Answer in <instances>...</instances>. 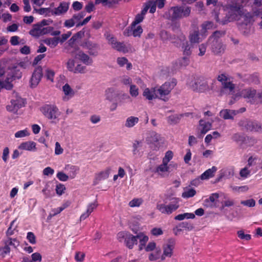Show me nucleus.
Listing matches in <instances>:
<instances>
[{
    "mask_svg": "<svg viewBox=\"0 0 262 262\" xmlns=\"http://www.w3.org/2000/svg\"><path fill=\"white\" fill-rule=\"evenodd\" d=\"M256 93V90L252 88L243 89L241 91L242 97L246 99L247 101L251 104L255 103Z\"/></svg>",
    "mask_w": 262,
    "mask_h": 262,
    "instance_id": "nucleus-11",
    "label": "nucleus"
},
{
    "mask_svg": "<svg viewBox=\"0 0 262 262\" xmlns=\"http://www.w3.org/2000/svg\"><path fill=\"white\" fill-rule=\"evenodd\" d=\"M149 138H150L149 141L151 142H157L160 139V135L155 132H152L150 133V137Z\"/></svg>",
    "mask_w": 262,
    "mask_h": 262,
    "instance_id": "nucleus-56",
    "label": "nucleus"
},
{
    "mask_svg": "<svg viewBox=\"0 0 262 262\" xmlns=\"http://www.w3.org/2000/svg\"><path fill=\"white\" fill-rule=\"evenodd\" d=\"M42 77V69L40 66L36 67L34 70L30 79V86L33 88L37 86Z\"/></svg>",
    "mask_w": 262,
    "mask_h": 262,
    "instance_id": "nucleus-10",
    "label": "nucleus"
},
{
    "mask_svg": "<svg viewBox=\"0 0 262 262\" xmlns=\"http://www.w3.org/2000/svg\"><path fill=\"white\" fill-rule=\"evenodd\" d=\"M129 93L132 97H136L139 94L138 88L135 85L130 84Z\"/></svg>",
    "mask_w": 262,
    "mask_h": 262,
    "instance_id": "nucleus-60",
    "label": "nucleus"
},
{
    "mask_svg": "<svg viewBox=\"0 0 262 262\" xmlns=\"http://www.w3.org/2000/svg\"><path fill=\"white\" fill-rule=\"evenodd\" d=\"M241 204L249 207H253L255 205V201L254 199H251L245 201H242L241 202Z\"/></svg>",
    "mask_w": 262,
    "mask_h": 262,
    "instance_id": "nucleus-62",
    "label": "nucleus"
},
{
    "mask_svg": "<svg viewBox=\"0 0 262 262\" xmlns=\"http://www.w3.org/2000/svg\"><path fill=\"white\" fill-rule=\"evenodd\" d=\"M171 166L174 168H176L177 167V164L176 163H170L168 165L162 162V164L156 167L154 172L160 177L164 178L168 176Z\"/></svg>",
    "mask_w": 262,
    "mask_h": 262,
    "instance_id": "nucleus-9",
    "label": "nucleus"
},
{
    "mask_svg": "<svg viewBox=\"0 0 262 262\" xmlns=\"http://www.w3.org/2000/svg\"><path fill=\"white\" fill-rule=\"evenodd\" d=\"M247 166L241 169L239 171L240 176L243 179H246L250 176L251 170L249 169Z\"/></svg>",
    "mask_w": 262,
    "mask_h": 262,
    "instance_id": "nucleus-50",
    "label": "nucleus"
},
{
    "mask_svg": "<svg viewBox=\"0 0 262 262\" xmlns=\"http://www.w3.org/2000/svg\"><path fill=\"white\" fill-rule=\"evenodd\" d=\"M217 79L222 84L220 91L221 95L233 94L235 85L231 80L228 75L225 74H221L218 75Z\"/></svg>",
    "mask_w": 262,
    "mask_h": 262,
    "instance_id": "nucleus-3",
    "label": "nucleus"
},
{
    "mask_svg": "<svg viewBox=\"0 0 262 262\" xmlns=\"http://www.w3.org/2000/svg\"><path fill=\"white\" fill-rule=\"evenodd\" d=\"M76 25V23L72 17L71 18L67 19L63 23V26L67 28H70Z\"/></svg>",
    "mask_w": 262,
    "mask_h": 262,
    "instance_id": "nucleus-61",
    "label": "nucleus"
},
{
    "mask_svg": "<svg viewBox=\"0 0 262 262\" xmlns=\"http://www.w3.org/2000/svg\"><path fill=\"white\" fill-rule=\"evenodd\" d=\"M228 15H230L229 17V21L233 19H236L237 15H240V21L238 23L239 30L246 35L251 33L252 31L253 17L250 14L247 13L242 16L241 7L238 6H232L230 7Z\"/></svg>",
    "mask_w": 262,
    "mask_h": 262,
    "instance_id": "nucleus-1",
    "label": "nucleus"
},
{
    "mask_svg": "<svg viewBox=\"0 0 262 262\" xmlns=\"http://www.w3.org/2000/svg\"><path fill=\"white\" fill-rule=\"evenodd\" d=\"M30 133L27 129L19 130L15 133V137L16 138H23L28 136Z\"/></svg>",
    "mask_w": 262,
    "mask_h": 262,
    "instance_id": "nucleus-54",
    "label": "nucleus"
},
{
    "mask_svg": "<svg viewBox=\"0 0 262 262\" xmlns=\"http://www.w3.org/2000/svg\"><path fill=\"white\" fill-rule=\"evenodd\" d=\"M194 218H195V215L193 213H184L183 214H179L174 217V219L178 221H182L185 219H193Z\"/></svg>",
    "mask_w": 262,
    "mask_h": 262,
    "instance_id": "nucleus-42",
    "label": "nucleus"
},
{
    "mask_svg": "<svg viewBox=\"0 0 262 262\" xmlns=\"http://www.w3.org/2000/svg\"><path fill=\"white\" fill-rule=\"evenodd\" d=\"M216 81L210 79H199L198 86L194 83L192 86L193 91L198 92H205L209 90H215V84Z\"/></svg>",
    "mask_w": 262,
    "mask_h": 262,
    "instance_id": "nucleus-6",
    "label": "nucleus"
},
{
    "mask_svg": "<svg viewBox=\"0 0 262 262\" xmlns=\"http://www.w3.org/2000/svg\"><path fill=\"white\" fill-rule=\"evenodd\" d=\"M114 90L113 88H108L105 91V96L106 99L110 101H112L114 97Z\"/></svg>",
    "mask_w": 262,
    "mask_h": 262,
    "instance_id": "nucleus-57",
    "label": "nucleus"
},
{
    "mask_svg": "<svg viewBox=\"0 0 262 262\" xmlns=\"http://www.w3.org/2000/svg\"><path fill=\"white\" fill-rule=\"evenodd\" d=\"M211 127V124L203 120L200 121V130L202 135L205 134Z\"/></svg>",
    "mask_w": 262,
    "mask_h": 262,
    "instance_id": "nucleus-33",
    "label": "nucleus"
},
{
    "mask_svg": "<svg viewBox=\"0 0 262 262\" xmlns=\"http://www.w3.org/2000/svg\"><path fill=\"white\" fill-rule=\"evenodd\" d=\"M36 144L33 141H26L21 143L18 148L20 150H25L28 151H35L36 150Z\"/></svg>",
    "mask_w": 262,
    "mask_h": 262,
    "instance_id": "nucleus-21",
    "label": "nucleus"
},
{
    "mask_svg": "<svg viewBox=\"0 0 262 262\" xmlns=\"http://www.w3.org/2000/svg\"><path fill=\"white\" fill-rule=\"evenodd\" d=\"M212 51L215 54L223 53L225 48L222 43L219 40L212 41Z\"/></svg>",
    "mask_w": 262,
    "mask_h": 262,
    "instance_id": "nucleus-27",
    "label": "nucleus"
},
{
    "mask_svg": "<svg viewBox=\"0 0 262 262\" xmlns=\"http://www.w3.org/2000/svg\"><path fill=\"white\" fill-rule=\"evenodd\" d=\"M33 12H36L44 17L54 16L53 9L50 7L37 9L34 7Z\"/></svg>",
    "mask_w": 262,
    "mask_h": 262,
    "instance_id": "nucleus-16",
    "label": "nucleus"
},
{
    "mask_svg": "<svg viewBox=\"0 0 262 262\" xmlns=\"http://www.w3.org/2000/svg\"><path fill=\"white\" fill-rule=\"evenodd\" d=\"M4 242L6 243L7 246H8L9 248H10V250L16 249L19 245V241L15 238H13L8 237Z\"/></svg>",
    "mask_w": 262,
    "mask_h": 262,
    "instance_id": "nucleus-34",
    "label": "nucleus"
},
{
    "mask_svg": "<svg viewBox=\"0 0 262 262\" xmlns=\"http://www.w3.org/2000/svg\"><path fill=\"white\" fill-rule=\"evenodd\" d=\"M41 255L38 252H35L31 255V258L29 256L23 257L21 262H41Z\"/></svg>",
    "mask_w": 262,
    "mask_h": 262,
    "instance_id": "nucleus-24",
    "label": "nucleus"
},
{
    "mask_svg": "<svg viewBox=\"0 0 262 262\" xmlns=\"http://www.w3.org/2000/svg\"><path fill=\"white\" fill-rule=\"evenodd\" d=\"M176 84V80L172 79L171 81L165 82L160 88L156 89L157 98H159L164 101H167L169 99L168 95Z\"/></svg>",
    "mask_w": 262,
    "mask_h": 262,
    "instance_id": "nucleus-5",
    "label": "nucleus"
},
{
    "mask_svg": "<svg viewBox=\"0 0 262 262\" xmlns=\"http://www.w3.org/2000/svg\"><path fill=\"white\" fill-rule=\"evenodd\" d=\"M75 58L80 60L86 66H90L93 62L92 58L82 51L77 52L75 55Z\"/></svg>",
    "mask_w": 262,
    "mask_h": 262,
    "instance_id": "nucleus-14",
    "label": "nucleus"
},
{
    "mask_svg": "<svg viewBox=\"0 0 262 262\" xmlns=\"http://www.w3.org/2000/svg\"><path fill=\"white\" fill-rule=\"evenodd\" d=\"M65 170L67 172V174L69 176V178L73 179L76 176L79 169L77 166L67 165L65 167Z\"/></svg>",
    "mask_w": 262,
    "mask_h": 262,
    "instance_id": "nucleus-23",
    "label": "nucleus"
},
{
    "mask_svg": "<svg viewBox=\"0 0 262 262\" xmlns=\"http://www.w3.org/2000/svg\"><path fill=\"white\" fill-rule=\"evenodd\" d=\"M189 40L191 43H198L202 41L198 28L191 31L189 35Z\"/></svg>",
    "mask_w": 262,
    "mask_h": 262,
    "instance_id": "nucleus-19",
    "label": "nucleus"
},
{
    "mask_svg": "<svg viewBox=\"0 0 262 262\" xmlns=\"http://www.w3.org/2000/svg\"><path fill=\"white\" fill-rule=\"evenodd\" d=\"M86 15V13L85 11H81L78 13L74 14L72 17L73 18L74 20H75V23H76V25L81 22V19L83 18Z\"/></svg>",
    "mask_w": 262,
    "mask_h": 262,
    "instance_id": "nucleus-48",
    "label": "nucleus"
},
{
    "mask_svg": "<svg viewBox=\"0 0 262 262\" xmlns=\"http://www.w3.org/2000/svg\"><path fill=\"white\" fill-rule=\"evenodd\" d=\"M193 226L189 222H183L180 223L177 227V231H180L182 229H185L188 231H191L193 229Z\"/></svg>",
    "mask_w": 262,
    "mask_h": 262,
    "instance_id": "nucleus-38",
    "label": "nucleus"
},
{
    "mask_svg": "<svg viewBox=\"0 0 262 262\" xmlns=\"http://www.w3.org/2000/svg\"><path fill=\"white\" fill-rule=\"evenodd\" d=\"M182 115H173L168 117V121L171 124H176L180 120Z\"/></svg>",
    "mask_w": 262,
    "mask_h": 262,
    "instance_id": "nucleus-58",
    "label": "nucleus"
},
{
    "mask_svg": "<svg viewBox=\"0 0 262 262\" xmlns=\"http://www.w3.org/2000/svg\"><path fill=\"white\" fill-rule=\"evenodd\" d=\"M237 115V112L235 110L225 109L220 111V116L225 120L233 119L235 116Z\"/></svg>",
    "mask_w": 262,
    "mask_h": 262,
    "instance_id": "nucleus-17",
    "label": "nucleus"
},
{
    "mask_svg": "<svg viewBox=\"0 0 262 262\" xmlns=\"http://www.w3.org/2000/svg\"><path fill=\"white\" fill-rule=\"evenodd\" d=\"M183 42L182 44V49L184 56H190L191 54V47L189 42L186 40L185 36H182Z\"/></svg>",
    "mask_w": 262,
    "mask_h": 262,
    "instance_id": "nucleus-28",
    "label": "nucleus"
},
{
    "mask_svg": "<svg viewBox=\"0 0 262 262\" xmlns=\"http://www.w3.org/2000/svg\"><path fill=\"white\" fill-rule=\"evenodd\" d=\"M143 95L149 100L157 98V93L156 88H154L151 89L148 88L145 89L143 92Z\"/></svg>",
    "mask_w": 262,
    "mask_h": 262,
    "instance_id": "nucleus-26",
    "label": "nucleus"
},
{
    "mask_svg": "<svg viewBox=\"0 0 262 262\" xmlns=\"http://www.w3.org/2000/svg\"><path fill=\"white\" fill-rule=\"evenodd\" d=\"M111 170V169L108 167L104 170L99 172L96 174V180L100 181L106 179L109 176Z\"/></svg>",
    "mask_w": 262,
    "mask_h": 262,
    "instance_id": "nucleus-35",
    "label": "nucleus"
},
{
    "mask_svg": "<svg viewBox=\"0 0 262 262\" xmlns=\"http://www.w3.org/2000/svg\"><path fill=\"white\" fill-rule=\"evenodd\" d=\"M11 100H14V103H17L18 102L20 101L21 100V103L20 106V108L21 107L24 105V100L22 99L17 93L14 92L12 96V99Z\"/></svg>",
    "mask_w": 262,
    "mask_h": 262,
    "instance_id": "nucleus-53",
    "label": "nucleus"
},
{
    "mask_svg": "<svg viewBox=\"0 0 262 262\" xmlns=\"http://www.w3.org/2000/svg\"><path fill=\"white\" fill-rule=\"evenodd\" d=\"M126 246L129 249H132L135 244H137V237L128 233L124 241Z\"/></svg>",
    "mask_w": 262,
    "mask_h": 262,
    "instance_id": "nucleus-29",
    "label": "nucleus"
},
{
    "mask_svg": "<svg viewBox=\"0 0 262 262\" xmlns=\"http://www.w3.org/2000/svg\"><path fill=\"white\" fill-rule=\"evenodd\" d=\"M10 248L7 246L6 243L4 242V246L0 247V256L4 257L10 253Z\"/></svg>",
    "mask_w": 262,
    "mask_h": 262,
    "instance_id": "nucleus-51",
    "label": "nucleus"
},
{
    "mask_svg": "<svg viewBox=\"0 0 262 262\" xmlns=\"http://www.w3.org/2000/svg\"><path fill=\"white\" fill-rule=\"evenodd\" d=\"M136 237L137 240L139 239V249L140 250H142L145 248L149 238L148 236L143 232H139L136 235Z\"/></svg>",
    "mask_w": 262,
    "mask_h": 262,
    "instance_id": "nucleus-22",
    "label": "nucleus"
},
{
    "mask_svg": "<svg viewBox=\"0 0 262 262\" xmlns=\"http://www.w3.org/2000/svg\"><path fill=\"white\" fill-rule=\"evenodd\" d=\"M139 121V118L135 116L127 117L125 122L124 125L127 128L133 127Z\"/></svg>",
    "mask_w": 262,
    "mask_h": 262,
    "instance_id": "nucleus-32",
    "label": "nucleus"
},
{
    "mask_svg": "<svg viewBox=\"0 0 262 262\" xmlns=\"http://www.w3.org/2000/svg\"><path fill=\"white\" fill-rule=\"evenodd\" d=\"M145 6L149 9V12L154 13L156 10V2L155 0H149L145 4Z\"/></svg>",
    "mask_w": 262,
    "mask_h": 262,
    "instance_id": "nucleus-45",
    "label": "nucleus"
},
{
    "mask_svg": "<svg viewBox=\"0 0 262 262\" xmlns=\"http://www.w3.org/2000/svg\"><path fill=\"white\" fill-rule=\"evenodd\" d=\"M218 193H214L211 194L209 198L206 199L204 201V206L206 207H210L212 205L215 201L219 198Z\"/></svg>",
    "mask_w": 262,
    "mask_h": 262,
    "instance_id": "nucleus-37",
    "label": "nucleus"
},
{
    "mask_svg": "<svg viewBox=\"0 0 262 262\" xmlns=\"http://www.w3.org/2000/svg\"><path fill=\"white\" fill-rule=\"evenodd\" d=\"M143 203V200L141 198H134L132 200H131L129 203L128 205L130 207H138L140 206Z\"/></svg>",
    "mask_w": 262,
    "mask_h": 262,
    "instance_id": "nucleus-44",
    "label": "nucleus"
},
{
    "mask_svg": "<svg viewBox=\"0 0 262 262\" xmlns=\"http://www.w3.org/2000/svg\"><path fill=\"white\" fill-rule=\"evenodd\" d=\"M191 12V8L188 6H174L170 8L169 10L170 17L172 20H176L183 17H188Z\"/></svg>",
    "mask_w": 262,
    "mask_h": 262,
    "instance_id": "nucleus-4",
    "label": "nucleus"
},
{
    "mask_svg": "<svg viewBox=\"0 0 262 262\" xmlns=\"http://www.w3.org/2000/svg\"><path fill=\"white\" fill-rule=\"evenodd\" d=\"M143 32V29L140 26H135L133 29V35L134 37H139Z\"/></svg>",
    "mask_w": 262,
    "mask_h": 262,
    "instance_id": "nucleus-59",
    "label": "nucleus"
},
{
    "mask_svg": "<svg viewBox=\"0 0 262 262\" xmlns=\"http://www.w3.org/2000/svg\"><path fill=\"white\" fill-rule=\"evenodd\" d=\"M82 48L89 50V53L90 55L96 56L97 55V52H94L93 49L97 47V45L90 41H86L83 42L81 45Z\"/></svg>",
    "mask_w": 262,
    "mask_h": 262,
    "instance_id": "nucleus-25",
    "label": "nucleus"
},
{
    "mask_svg": "<svg viewBox=\"0 0 262 262\" xmlns=\"http://www.w3.org/2000/svg\"><path fill=\"white\" fill-rule=\"evenodd\" d=\"M117 63L120 67H123L126 65V69L130 70L132 68V64L130 62H128V60L125 57H118L117 59Z\"/></svg>",
    "mask_w": 262,
    "mask_h": 262,
    "instance_id": "nucleus-41",
    "label": "nucleus"
},
{
    "mask_svg": "<svg viewBox=\"0 0 262 262\" xmlns=\"http://www.w3.org/2000/svg\"><path fill=\"white\" fill-rule=\"evenodd\" d=\"M62 91L64 93L63 100L64 101H68L74 95V92L69 84L66 83L62 86Z\"/></svg>",
    "mask_w": 262,
    "mask_h": 262,
    "instance_id": "nucleus-15",
    "label": "nucleus"
},
{
    "mask_svg": "<svg viewBox=\"0 0 262 262\" xmlns=\"http://www.w3.org/2000/svg\"><path fill=\"white\" fill-rule=\"evenodd\" d=\"M179 207V200L178 198L171 199L168 204H160L157 206V208L163 214H170Z\"/></svg>",
    "mask_w": 262,
    "mask_h": 262,
    "instance_id": "nucleus-7",
    "label": "nucleus"
},
{
    "mask_svg": "<svg viewBox=\"0 0 262 262\" xmlns=\"http://www.w3.org/2000/svg\"><path fill=\"white\" fill-rule=\"evenodd\" d=\"M113 48L117 50L118 51L123 52L124 53H125L127 51V49L123 42L117 41L113 47Z\"/></svg>",
    "mask_w": 262,
    "mask_h": 262,
    "instance_id": "nucleus-47",
    "label": "nucleus"
},
{
    "mask_svg": "<svg viewBox=\"0 0 262 262\" xmlns=\"http://www.w3.org/2000/svg\"><path fill=\"white\" fill-rule=\"evenodd\" d=\"M213 23L211 21H207L204 22L201 25V29L200 35L203 37H205L207 36V32L208 30L211 29L213 27Z\"/></svg>",
    "mask_w": 262,
    "mask_h": 262,
    "instance_id": "nucleus-31",
    "label": "nucleus"
},
{
    "mask_svg": "<svg viewBox=\"0 0 262 262\" xmlns=\"http://www.w3.org/2000/svg\"><path fill=\"white\" fill-rule=\"evenodd\" d=\"M142 142L135 141L133 144V154L136 157H140L142 155L141 148L142 147Z\"/></svg>",
    "mask_w": 262,
    "mask_h": 262,
    "instance_id": "nucleus-30",
    "label": "nucleus"
},
{
    "mask_svg": "<svg viewBox=\"0 0 262 262\" xmlns=\"http://www.w3.org/2000/svg\"><path fill=\"white\" fill-rule=\"evenodd\" d=\"M43 27L38 23L34 24L32 29L29 31V34L35 37H38L42 36Z\"/></svg>",
    "mask_w": 262,
    "mask_h": 262,
    "instance_id": "nucleus-18",
    "label": "nucleus"
},
{
    "mask_svg": "<svg viewBox=\"0 0 262 262\" xmlns=\"http://www.w3.org/2000/svg\"><path fill=\"white\" fill-rule=\"evenodd\" d=\"M173 153L171 150H168L166 152L165 156L162 159V162L168 164V163L173 158Z\"/></svg>",
    "mask_w": 262,
    "mask_h": 262,
    "instance_id": "nucleus-49",
    "label": "nucleus"
},
{
    "mask_svg": "<svg viewBox=\"0 0 262 262\" xmlns=\"http://www.w3.org/2000/svg\"><path fill=\"white\" fill-rule=\"evenodd\" d=\"M216 167L213 166L211 168L208 169L204 171L201 176L200 179L202 180H208L213 178L217 171Z\"/></svg>",
    "mask_w": 262,
    "mask_h": 262,
    "instance_id": "nucleus-20",
    "label": "nucleus"
},
{
    "mask_svg": "<svg viewBox=\"0 0 262 262\" xmlns=\"http://www.w3.org/2000/svg\"><path fill=\"white\" fill-rule=\"evenodd\" d=\"M70 4L69 2H61L57 7L53 9L54 16H61L65 14L69 9Z\"/></svg>",
    "mask_w": 262,
    "mask_h": 262,
    "instance_id": "nucleus-13",
    "label": "nucleus"
},
{
    "mask_svg": "<svg viewBox=\"0 0 262 262\" xmlns=\"http://www.w3.org/2000/svg\"><path fill=\"white\" fill-rule=\"evenodd\" d=\"M237 235L238 237L241 239L249 241L251 238V236L250 234H245L243 230L238 231L237 232Z\"/></svg>",
    "mask_w": 262,
    "mask_h": 262,
    "instance_id": "nucleus-63",
    "label": "nucleus"
},
{
    "mask_svg": "<svg viewBox=\"0 0 262 262\" xmlns=\"http://www.w3.org/2000/svg\"><path fill=\"white\" fill-rule=\"evenodd\" d=\"M175 244V240L173 238H170L163 245V254L162 256V259H164L165 257H170L172 256Z\"/></svg>",
    "mask_w": 262,
    "mask_h": 262,
    "instance_id": "nucleus-12",
    "label": "nucleus"
},
{
    "mask_svg": "<svg viewBox=\"0 0 262 262\" xmlns=\"http://www.w3.org/2000/svg\"><path fill=\"white\" fill-rule=\"evenodd\" d=\"M225 34L224 31H216L213 33L212 35L210 37V39H213V41L219 40L218 39Z\"/></svg>",
    "mask_w": 262,
    "mask_h": 262,
    "instance_id": "nucleus-52",
    "label": "nucleus"
},
{
    "mask_svg": "<svg viewBox=\"0 0 262 262\" xmlns=\"http://www.w3.org/2000/svg\"><path fill=\"white\" fill-rule=\"evenodd\" d=\"M20 38L18 36H13L10 38V42L12 46H17L20 43H24V42H21Z\"/></svg>",
    "mask_w": 262,
    "mask_h": 262,
    "instance_id": "nucleus-55",
    "label": "nucleus"
},
{
    "mask_svg": "<svg viewBox=\"0 0 262 262\" xmlns=\"http://www.w3.org/2000/svg\"><path fill=\"white\" fill-rule=\"evenodd\" d=\"M159 35L161 39L163 41L170 40L172 39L171 35L166 30H161Z\"/></svg>",
    "mask_w": 262,
    "mask_h": 262,
    "instance_id": "nucleus-46",
    "label": "nucleus"
},
{
    "mask_svg": "<svg viewBox=\"0 0 262 262\" xmlns=\"http://www.w3.org/2000/svg\"><path fill=\"white\" fill-rule=\"evenodd\" d=\"M196 194V191L192 188H185L182 194V197L184 199H188L194 196Z\"/></svg>",
    "mask_w": 262,
    "mask_h": 262,
    "instance_id": "nucleus-40",
    "label": "nucleus"
},
{
    "mask_svg": "<svg viewBox=\"0 0 262 262\" xmlns=\"http://www.w3.org/2000/svg\"><path fill=\"white\" fill-rule=\"evenodd\" d=\"M238 125L247 130L262 132V124L256 121L245 118L239 121Z\"/></svg>",
    "mask_w": 262,
    "mask_h": 262,
    "instance_id": "nucleus-8",
    "label": "nucleus"
},
{
    "mask_svg": "<svg viewBox=\"0 0 262 262\" xmlns=\"http://www.w3.org/2000/svg\"><path fill=\"white\" fill-rule=\"evenodd\" d=\"M40 111L45 117L51 120L52 123L59 122L61 113L56 105L45 104L41 107Z\"/></svg>",
    "mask_w": 262,
    "mask_h": 262,
    "instance_id": "nucleus-2",
    "label": "nucleus"
},
{
    "mask_svg": "<svg viewBox=\"0 0 262 262\" xmlns=\"http://www.w3.org/2000/svg\"><path fill=\"white\" fill-rule=\"evenodd\" d=\"M60 41L59 37L49 38L44 40V42L52 48L57 46Z\"/></svg>",
    "mask_w": 262,
    "mask_h": 262,
    "instance_id": "nucleus-39",
    "label": "nucleus"
},
{
    "mask_svg": "<svg viewBox=\"0 0 262 262\" xmlns=\"http://www.w3.org/2000/svg\"><path fill=\"white\" fill-rule=\"evenodd\" d=\"M246 137L240 134H235L232 136V140L239 144H243L246 141Z\"/></svg>",
    "mask_w": 262,
    "mask_h": 262,
    "instance_id": "nucleus-43",
    "label": "nucleus"
},
{
    "mask_svg": "<svg viewBox=\"0 0 262 262\" xmlns=\"http://www.w3.org/2000/svg\"><path fill=\"white\" fill-rule=\"evenodd\" d=\"M57 178L61 181L62 182H66L67 181L69 178V176H68V174L64 173L63 172L59 171L57 173L56 175Z\"/></svg>",
    "mask_w": 262,
    "mask_h": 262,
    "instance_id": "nucleus-64",
    "label": "nucleus"
},
{
    "mask_svg": "<svg viewBox=\"0 0 262 262\" xmlns=\"http://www.w3.org/2000/svg\"><path fill=\"white\" fill-rule=\"evenodd\" d=\"M21 101L18 102L17 104L14 103V100H11L10 104L7 106V110L10 112L15 113L17 112L18 110L20 108Z\"/></svg>",
    "mask_w": 262,
    "mask_h": 262,
    "instance_id": "nucleus-36",
    "label": "nucleus"
}]
</instances>
